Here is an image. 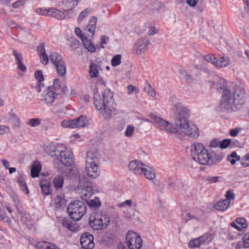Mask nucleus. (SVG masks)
<instances>
[{"instance_id": "obj_18", "label": "nucleus", "mask_w": 249, "mask_h": 249, "mask_svg": "<svg viewBox=\"0 0 249 249\" xmlns=\"http://www.w3.org/2000/svg\"><path fill=\"white\" fill-rule=\"evenodd\" d=\"M53 184L56 191H61L64 184V178L62 176L57 175L53 179Z\"/></svg>"}, {"instance_id": "obj_51", "label": "nucleus", "mask_w": 249, "mask_h": 249, "mask_svg": "<svg viewBox=\"0 0 249 249\" xmlns=\"http://www.w3.org/2000/svg\"><path fill=\"white\" fill-rule=\"evenodd\" d=\"M13 54L16 58L17 63H18L19 62H21L23 61V58H22L21 53H20L17 51L15 50H13Z\"/></svg>"}, {"instance_id": "obj_35", "label": "nucleus", "mask_w": 249, "mask_h": 249, "mask_svg": "<svg viewBox=\"0 0 249 249\" xmlns=\"http://www.w3.org/2000/svg\"><path fill=\"white\" fill-rule=\"evenodd\" d=\"M77 121V127H85L87 123V117L85 115H81L75 119Z\"/></svg>"}, {"instance_id": "obj_11", "label": "nucleus", "mask_w": 249, "mask_h": 249, "mask_svg": "<svg viewBox=\"0 0 249 249\" xmlns=\"http://www.w3.org/2000/svg\"><path fill=\"white\" fill-rule=\"evenodd\" d=\"M97 19L95 17H92L87 26L84 28V34L89 37L93 36L96 28Z\"/></svg>"}, {"instance_id": "obj_48", "label": "nucleus", "mask_w": 249, "mask_h": 249, "mask_svg": "<svg viewBox=\"0 0 249 249\" xmlns=\"http://www.w3.org/2000/svg\"><path fill=\"white\" fill-rule=\"evenodd\" d=\"M41 62L44 65H47L49 62V58L46 53L39 54Z\"/></svg>"}, {"instance_id": "obj_64", "label": "nucleus", "mask_w": 249, "mask_h": 249, "mask_svg": "<svg viewBox=\"0 0 249 249\" xmlns=\"http://www.w3.org/2000/svg\"><path fill=\"white\" fill-rule=\"evenodd\" d=\"M0 217H1V219L4 222L7 223H9L10 222V218L8 216H7L4 213L0 211Z\"/></svg>"}, {"instance_id": "obj_56", "label": "nucleus", "mask_w": 249, "mask_h": 249, "mask_svg": "<svg viewBox=\"0 0 249 249\" xmlns=\"http://www.w3.org/2000/svg\"><path fill=\"white\" fill-rule=\"evenodd\" d=\"M194 219H196L197 221H198L200 220L199 217H196V216L192 214L191 213H188L186 214V217L185 218L186 222Z\"/></svg>"}, {"instance_id": "obj_34", "label": "nucleus", "mask_w": 249, "mask_h": 249, "mask_svg": "<svg viewBox=\"0 0 249 249\" xmlns=\"http://www.w3.org/2000/svg\"><path fill=\"white\" fill-rule=\"evenodd\" d=\"M51 8L46 9L45 8H37L36 9L35 12L36 14L39 15L44 16H50V13L51 12Z\"/></svg>"}, {"instance_id": "obj_8", "label": "nucleus", "mask_w": 249, "mask_h": 249, "mask_svg": "<svg viewBox=\"0 0 249 249\" xmlns=\"http://www.w3.org/2000/svg\"><path fill=\"white\" fill-rule=\"evenodd\" d=\"M126 244L129 249L140 248V236L136 232L128 231L125 237Z\"/></svg>"}, {"instance_id": "obj_9", "label": "nucleus", "mask_w": 249, "mask_h": 249, "mask_svg": "<svg viewBox=\"0 0 249 249\" xmlns=\"http://www.w3.org/2000/svg\"><path fill=\"white\" fill-rule=\"evenodd\" d=\"M93 236L88 232L83 233L80 237V243L84 249H92L94 247Z\"/></svg>"}, {"instance_id": "obj_44", "label": "nucleus", "mask_w": 249, "mask_h": 249, "mask_svg": "<svg viewBox=\"0 0 249 249\" xmlns=\"http://www.w3.org/2000/svg\"><path fill=\"white\" fill-rule=\"evenodd\" d=\"M49 245L50 242H39L36 244V247L37 249H47Z\"/></svg>"}, {"instance_id": "obj_47", "label": "nucleus", "mask_w": 249, "mask_h": 249, "mask_svg": "<svg viewBox=\"0 0 249 249\" xmlns=\"http://www.w3.org/2000/svg\"><path fill=\"white\" fill-rule=\"evenodd\" d=\"M134 127L131 125H128L125 131V136L127 137H130L132 136V134L134 132Z\"/></svg>"}, {"instance_id": "obj_27", "label": "nucleus", "mask_w": 249, "mask_h": 249, "mask_svg": "<svg viewBox=\"0 0 249 249\" xmlns=\"http://www.w3.org/2000/svg\"><path fill=\"white\" fill-rule=\"evenodd\" d=\"M41 169V164L39 162H36L32 166L31 170V175L33 178L38 177L40 171Z\"/></svg>"}, {"instance_id": "obj_15", "label": "nucleus", "mask_w": 249, "mask_h": 249, "mask_svg": "<svg viewBox=\"0 0 249 249\" xmlns=\"http://www.w3.org/2000/svg\"><path fill=\"white\" fill-rule=\"evenodd\" d=\"M98 154L95 149H91L87 152L86 163H97Z\"/></svg>"}, {"instance_id": "obj_17", "label": "nucleus", "mask_w": 249, "mask_h": 249, "mask_svg": "<svg viewBox=\"0 0 249 249\" xmlns=\"http://www.w3.org/2000/svg\"><path fill=\"white\" fill-rule=\"evenodd\" d=\"M62 223V225L70 231H74L77 229L76 223L72 222L71 219L68 217L64 218Z\"/></svg>"}, {"instance_id": "obj_12", "label": "nucleus", "mask_w": 249, "mask_h": 249, "mask_svg": "<svg viewBox=\"0 0 249 249\" xmlns=\"http://www.w3.org/2000/svg\"><path fill=\"white\" fill-rule=\"evenodd\" d=\"M86 172L87 176L92 178H95L99 175L97 163H86Z\"/></svg>"}, {"instance_id": "obj_52", "label": "nucleus", "mask_w": 249, "mask_h": 249, "mask_svg": "<svg viewBox=\"0 0 249 249\" xmlns=\"http://www.w3.org/2000/svg\"><path fill=\"white\" fill-rule=\"evenodd\" d=\"M242 240L244 242V248H249V232L243 236Z\"/></svg>"}, {"instance_id": "obj_30", "label": "nucleus", "mask_w": 249, "mask_h": 249, "mask_svg": "<svg viewBox=\"0 0 249 249\" xmlns=\"http://www.w3.org/2000/svg\"><path fill=\"white\" fill-rule=\"evenodd\" d=\"M82 42L85 48L90 52L93 53L95 52L96 48L93 43L87 37L83 39Z\"/></svg>"}, {"instance_id": "obj_55", "label": "nucleus", "mask_w": 249, "mask_h": 249, "mask_svg": "<svg viewBox=\"0 0 249 249\" xmlns=\"http://www.w3.org/2000/svg\"><path fill=\"white\" fill-rule=\"evenodd\" d=\"M218 177H211L207 176L205 178V180L209 182L210 183H213L218 181Z\"/></svg>"}, {"instance_id": "obj_3", "label": "nucleus", "mask_w": 249, "mask_h": 249, "mask_svg": "<svg viewBox=\"0 0 249 249\" xmlns=\"http://www.w3.org/2000/svg\"><path fill=\"white\" fill-rule=\"evenodd\" d=\"M103 97L102 99L98 92L95 93L94 104L96 108L101 111L104 118L109 119L111 116L110 105L113 102V93L109 89H105L103 93Z\"/></svg>"}, {"instance_id": "obj_2", "label": "nucleus", "mask_w": 249, "mask_h": 249, "mask_svg": "<svg viewBox=\"0 0 249 249\" xmlns=\"http://www.w3.org/2000/svg\"><path fill=\"white\" fill-rule=\"evenodd\" d=\"M217 89L223 90L222 91L221 105L225 109H231L234 107L240 109L245 103V90L240 88H237L230 90L226 86L225 80L221 79L217 84Z\"/></svg>"}, {"instance_id": "obj_4", "label": "nucleus", "mask_w": 249, "mask_h": 249, "mask_svg": "<svg viewBox=\"0 0 249 249\" xmlns=\"http://www.w3.org/2000/svg\"><path fill=\"white\" fill-rule=\"evenodd\" d=\"M50 155L66 166H71L74 164V159L72 152L63 144H58Z\"/></svg>"}, {"instance_id": "obj_50", "label": "nucleus", "mask_w": 249, "mask_h": 249, "mask_svg": "<svg viewBox=\"0 0 249 249\" xmlns=\"http://www.w3.org/2000/svg\"><path fill=\"white\" fill-rule=\"evenodd\" d=\"M204 58L206 61L211 63L214 65V62H215L216 58L213 55L211 54L206 55L204 56Z\"/></svg>"}, {"instance_id": "obj_22", "label": "nucleus", "mask_w": 249, "mask_h": 249, "mask_svg": "<svg viewBox=\"0 0 249 249\" xmlns=\"http://www.w3.org/2000/svg\"><path fill=\"white\" fill-rule=\"evenodd\" d=\"M230 204L228 199L221 200L214 205V208L218 211H224L226 210Z\"/></svg>"}, {"instance_id": "obj_32", "label": "nucleus", "mask_w": 249, "mask_h": 249, "mask_svg": "<svg viewBox=\"0 0 249 249\" xmlns=\"http://www.w3.org/2000/svg\"><path fill=\"white\" fill-rule=\"evenodd\" d=\"M227 160L231 162V165H234L236 161L241 160L240 156H237L235 151H233L230 155H228L227 157Z\"/></svg>"}, {"instance_id": "obj_23", "label": "nucleus", "mask_w": 249, "mask_h": 249, "mask_svg": "<svg viewBox=\"0 0 249 249\" xmlns=\"http://www.w3.org/2000/svg\"><path fill=\"white\" fill-rule=\"evenodd\" d=\"M100 67L99 65L91 62L89 65V73L91 78L97 77Z\"/></svg>"}, {"instance_id": "obj_53", "label": "nucleus", "mask_w": 249, "mask_h": 249, "mask_svg": "<svg viewBox=\"0 0 249 249\" xmlns=\"http://www.w3.org/2000/svg\"><path fill=\"white\" fill-rule=\"evenodd\" d=\"M231 143V140L225 139L220 142L219 147L221 148H226Z\"/></svg>"}, {"instance_id": "obj_28", "label": "nucleus", "mask_w": 249, "mask_h": 249, "mask_svg": "<svg viewBox=\"0 0 249 249\" xmlns=\"http://www.w3.org/2000/svg\"><path fill=\"white\" fill-rule=\"evenodd\" d=\"M55 206L57 208L63 209L66 205V201L63 195H58L55 199Z\"/></svg>"}, {"instance_id": "obj_21", "label": "nucleus", "mask_w": 249, "mask_h": 249, "mask_svg": "<svg viewBox=\"0 0 249 249\" xmlns=\"http://www.w3.org/2000/svg\"><path fill=\"white\" fill-rule=\"evenodd\" d=\"M50 16L53 17L59 20L66 19V16L64 12L53 7H52Z\"/></svg>"}, {"instance_id": "obj_60", "label": "nucleus", "mask_w": 249, "mask_h": 249, "mask_svg": "<svg viewBox=\"0 0 249 249\" xmlns=\"http://www.w3.org/2000/svg\"><path fill=\"white\" fill-rule=\"evenodd\" d=\"M37 51L39 54L46 53L45 49V45L44 43H41L38 45L37 48Z\"/></svg>"}, {"instance_id": "obj_13", "label": "nucleus", "mask_w": 249, "mask_h": 249, "mask_svg": "<svg viewBox=\"0 0 249 249\" xmlns=\"http://www.w3.org/2000/svg\"><path fill=\"white\" fill-rule=\"evenodd\" d=\"M39 184L41 188L42 195L47 196L52 194V183L49 180L46 179H42L40 180Z\"/></svg>"}, {"instance_id": "obj_61", "label": "nucleus", "mask_w": 249, "mask_h": 249, "mask_svg": "<svg viewBox=\"0 0 249 249\" xmlns=\"http://www.w3.org/2000/svg\"><path fill=\"white\" fill-rule=\"evenodd\" d=\"M241 130V128H235L234 129H231L229 134L232 137H235L238 134Z\"/></svg>"}, {"instance_id": "obj_63", "label": "nucleus", "mask_w": 249, "mask_h": 249, "mask_svg": "<svg viewBox=\"0 0 249 249\" xmlns=\"http://www.w3.org/2000/svg\"><path fill=\"white\" fill-rule=\"evenodd\" d=\"M9 131V128L8 126L4 125H0V135H3Z\"/></svg>"}, {"instance_id": "obj_46", "label": "nucleus", "mask_w": 249, "mask_h": 249, "mask_svg": "<svg viewBox=\"0 0 249 249\" xmlns=\"http://www.w3.org/2000/svg\"><path fill=\"white\" fill-rule=\"evenodd\" d=\"M63 12L65 14L66 18H71L75 16L73 9H66Z\"/></svg>"}, {"instance_id": "obj_41", "label": "nucleus", "mask_w": 249, "mask_h": 249, "mask_svg": "<svg viewBox=\"0 0 249 249\" xmlns=\"http://www.w3.org/2000/svg\"><path fill=\"white\" fill-rule=\"evenodd\" d=\"M121 63V55L117 54L113 56L111 59V65L112 66H117Z\"/></svg>"}, {"instance_id": "obj_36", "label": "nucleus", "mask_w": 249, "mask_h": 249, "mask_svg": "<svg viewBox=\"0 0 249 249\" xmlns=\"http://www.w3.org/2000/svg\"><path fill=\"white\" fill-rule=\"evenodd\" d=\"M91 11V9L90 8H87L84 11H82L78 18V22H80L85 18L87 17Z\"/></svg>"}, {"instance_id": "obj_37", "label": "nucleus", "mask_w": 249, "mask_h": 249, "mask_svg": "<svg viewBox=\"0 0 249 249\" xmlns=\"http://www.w3.org/2000/svg\"><path fill=\"white\" fill-rule=\"evenodd\" d=\"M143 90L149 96L153 97H155L156 95L155 91L149 84H145L143 88Z\"/></svg>"}, {"instance_id": "obj_5", "label": "nucleus", "mask_w": 249, "mask_h": 249, "mask_svg": "<svg viewBox=\"0 0 249 249\" xmlns=\"http://www.w3.org/2000/svg\"><path fill=\"white\" fill-rule=\"evenodd\" d=\"M191 152L193 159L196 162L202 165L209 164L210 155L202 143L194 142L191 145Z\"/></svg>"}, {"instance_id": "obj_24", "label": "nucleus", "mask_w": 249, "mask_h": 249, "mask_svg": "<svg viewBox=\"0 0 249 249\" xmlns=\"http://www.w3.org/2000/svg\"><path fill=\"white\" fill-rule=\"evenodd\" d=\"M129 170L135 174H140V162L136 160L130 161L128 164Z\"/></svg>"}, {"instance_id": "obj_39", "label": "nucleus", "mask_w": 249, "mask_h": 249, "mask_svg": "<svg viewBox=\"0 0 249 249\" xmlns=\"http://www.w3.org/2000/svg\"><path fill=\"white\" fill-rule=\"evenodd\" d=\"M90 207H99L101 206V202L98 197H95L94 199L90 200L88 202Z\"/></svg>"}, {"instance_id": "obj_62", "label": "nucleus", "mask_w": 249, "mask_h": 249, "mask_svg": "<svg viewBox=\"0 0 249 249\" xmlns=\"http://www.w3.org/2000/svg\"><path fill=\"white\" fill-rule=\"evenodd\" d=\"M226 198L225 199H228L230 201V200H233L234 199L235 196L232 191L229 190L226 192Z\"/></svg>"}, {"instance_id": "obj_59", "label": "nucleus", "mask_w": 249, "mask_h": 249, "mask_svg": "<svg viewBox=\"0 0 249 249\" xmlns=\"http://www.w3.org/2000/svg\"><path fill=\"white\" fill-rule=\"evenodd\" d=\"M131 204H132V200L130 199H128V200H125V201H124L123 202L118 203L117 205L119 207L121 208V207H125L126 206H128L130 207V206H131Z\"/></svg>"}, {"instance_id": "obj_57", "label": "nucleus", "mask_w": 249, "mask_h": 249, "mask_svg": "<svg viewBox=\"0 0 249 249\" xmlns=\"http://www.w3.org/2000/svg\"><path fill=\"white\" fill-rule=\"evenodd\" d=\"M220 142L218 139H214L212 140L210 143V146L211 147L216 148L217 147H219Z\"/></svg>"}, {"instance_id": "obj_20", "label": "nucleus", "mask_w": 249, "mask_h": 249, "mask_svg": "<svg viewBox=\"0 0 249 249\" xmlns=\"http://www.w3.org/2000/svg\"><path fill=\"white\" fill-rule=\"evenodd\" d=\"M230 59L226 56H222L216 59L214 62V66L217 68L225 67L229 64Z\"/></svg>"}, {"instance_id": "obj_10", "label": "nucleus", "mask_w": 249, "mask_h": 249, "mask_svg": "<svg viewBox=\"0 0 249 249\" xmlns=\"http://www.w3.org/2000/svg\"><path fill=\"white\" fill-rule=\"evenodd\" d=\"M210 241V236L209 234H205L203 235L191 240L188 243V246L190 248H196L199 247L201 245L208 244Z\"/></svg>"}, {"instance_id": "obj_6", "label": "nucleus", "mask_w": 249, "mask_h": 249, "mask_svg": "<svg viewBox=\"0 0 249 249\" xmlns=\"http://www.w3.org/2000/svg\"><path fill=\"white\" fill-rule=\"evenodd\" d=\"M109 223V216L105 212H93L89 218V225L94 230L105 229Z\"/></svg>"}, {"instance_id": "obj_1", "label": "nucleus", "mask_w": 249, "mask_h": 249, "mask_svg": "<svg viewBox=\"0 0 249 249\" xmlns=\"http://www.w3.org/2000/svg\"><path fill=\"white\" fill-rule=\"evenodd\" d=\"M174 109L175 114V123L177 127L154 114L150 113L149 117L162 131L175 134L178 131V127L186 135L193 139L197 138L199 135L198 129L195 124L189 123L188 121L190 114L189 109L180 103H177Z\"/></svg>"}, {"instance_id": "obj_26", "label": "nucleus", "mask_w": 249, "mask_h": 249, "mask_svg": "<svg viewBox=\"0 0 249 249\" xmlns=\"http://www.w3.org/2000/svg\"><path fill=\"white\" fill-rule=\"evenodd\" d=\"M49 58L50 61L54 66L63 60L62 56L56 52L51 53Z\"/></svg>"}, {"instance_id": "obj_25", "label": "nucleus", "mask_w": 249, "mask_h": 249, "mask_svg": "<svg viewBox=\"0 0 249 249\" xmlns=\"http://www.w3.org/2000/svg\"><path fill=\"white\" fill-rule=\"evenodd\" d=\"M49 58L50 61L54 66L63 60L62 56L56 52L51 53Z\"/></svg>"}, {"instance_id": "obj_42", "label": "nucleus", "mask_w": 249, "mask_h": 249, "mask_svg": "<svg viewBox=\"0 0 249 249\" xmlns=\"http://www.w3.org/2000/svg\"><path fill=\"white\" fill-rule=\"evenodd\" d=\"M239 164L242 165L243 167L249 166V153L246 155L242 158L239 161Z\"/></svg>"}, {"instance_id": "obj_43", "label": "nucleus", "mask_w": 249, "mask_h": 249, "mask_svg": "<svg viewBox=\"0 0 249 249\" xmlns=\"http://www.w3.org/2000/svg\"><path fill=\"white\" fill-rule=\"evenodd\" d=\"M79 185L81 187H83L84 190H86V191L89 194V195H91V193L92 192V186L91 183L89 182H87L83 186L82 185V180H80L79 182Z\"/></svg>"}, {"instance_id": "obj_33", "label": "nucleus", "mask_w": 249, "mask_h": 249, "mask_svg": "<svg viewBox=\"0 0 249 249\" xmlns=\"http://www.w3.org/2000/svg\"><path fill=\"white\" fill-rule=\"evenodd\" d=\"M141 127L145 132L151 129L152 127L151 122L147 119L141 118Z\"/></svg>"}, {"instance_id": "obj_58", "label": "nucleus", "mask_w": 249, "mask_h": 249, "mask_svg": "<svg viewBox=\"0 0 249 249\" xmlns=\"http://www.w3.org/2000/svg\"><path fill=\"white\" fill-rule=\"evenodd\" d=\"M158 32V30L154 26H150L148 28L147 34L149 36H153Z\"/></svg>"}, {"instance_id": "obj_40", "label": "nucleus", "mask_w": 249, "mask_h": 249, "mask_svg": "<svg viewBox=\"0 0 249 249\" xmlns=\"http://www.w3.org/2000/svg\"><path fill=\"white\" fill-rule=\"evenodd\" d=\"M235 221L241 226L242 229H246L248 227L247 220L243 217H238Z\"/></svg>"}, {"instance_id": "obj_45", "label": "nucleus", "mask_w": 249, "mask_h": 249, "mask_svg": "<svg viewBox=\"0 0 249 249\" xmlns=\"http://www.w3.org/2000/svg\"><path fill=\"white\" fill-rule=\"evenodd\" d=\"M41 124L40 120L38 118H33L29 120L28 124L32 127L38 126Z\"/></svg>"}, {"instance_id": "obj_19", "label": "nucleus", "mask_w": 249, "mask_h": 249, "mask_svg": "<svg viewBox=\"0 0 249 249\" xmlns=\"http://www.w3.org/2000/svg\"><path fill=\"white\" fill-rule=\"evenodd\" d=\"M57 73L60 76H63L66 73V66L64 60L57 63L54 66Z\"/></svg>"}, {"instance_id": "obj_38", "label": "nucleus", "mask_w": 249, "mask_h": 249, "mask_svg": "<svg viewBox=\"0 0 249 249\" xmlns=\"http://www.w3.org/2000/svg\"><path fill=\"white\" fill-rule=\"evenodd\" d=\"M18 183L20 186L21 189L25 193L28 194L29 193L27 185L25 181L23 179H19L18 180Z\"/></svg>"}, {"instance_id": "obj_16", "label": "nucleus", "mask_w": 249, "mask_h": 249, "mask_svg": "<svg viewBox=\"0 0 249 249\" xmlns=\"http://www.w3.org/2000/svg\"><path fill=\"white\" fill-rule=\"evenodd\" d=\"M55 95V92L54 91L48 89L44 95H43L41 101L48 105H51L54 101Z\"/></svg>"}, {"instance_id": "obj_7", "label": "nucleus", "mask_w": 249, "mask_h": 249, "mask_svg": "<svg viewBox=\"0 0 249 249\" xmlns=\"http://www.w3.org/2000/svg\"><path fill=\"white\" fill-rule=\"evenodd\" d=\"M86 205L80 200L74 201L69 204L67 213L71 219L74 221L79 220L86 212Z\"/></svg>"}, {"instance_id": "obj_54", "label": "nucleus", "mask_w": 249, "mask_h": 249, "mask_svg": "<svg viewBox=\"0 0 249 249\" xmlns=\"http://www.w3.org/2000/svg\"><path fill=\"white\" fill-rule=\"evenodd\" d=\"M74 32L75 35L77 36H78L82 40V41H83V39H85L87 37V36H85L82 33L81 30L78 27H76L75 28Z\"/></svg>"}, {"instance_id": "obj_14", "label": "nucleus", "mask_w": 249, "mask_h": 249, "mask_svg": "<svg viewBox=\"0 0 249 249\" xmlns=\"http://www.w3.org/2000/svg\"><path fill=\"white\" fill-rule=\"evenodd\" d=\"M141 172L144 175L146 178L148 180H153L156 177L155 173L153 169L142 162Z\"/></svg>"}, {"instance_id": "obj_31", "label": "nucleus", "mask_w": 249, "mask_h": 249, "mask_svg": "<svg viewBox=\"0 0 249 249\" xmlns=\"http://www.w3.org/2000/svg\"><path fill=\"white\" fill-rule=\"evenodd\" d=\"M63 4L67 9H73L78 4L77 0H63Z\"/></svg>"}, {"instance_id": "obj_29", "label": "nucleus", "mask_w": 249, "mask_h": 249, "mask_svg": "<svg viewBox=\"0 0 249 249\" xmlns=\"http://www.w3.org/2000/svg\"><path fill=\"white\" fill-rule=\"evenodd\" d=\"M224 154L222 153H214L210 155L209 164L220 161L223 158Z\"/></svg>"}, {"instance_id": "obj_49", "label": "nucleus", "mask_w": 249, "mask_h": 249, "mask_svg": "<svg viewBox=\"0 0 249 249\" xmlns=\"http://www.w3.org/2000/svg\"><path fill=\"white\" fill-rule=\"evenodd\" d=\"M35 77L37 80L38 82L40 83L44 81L42 72L41 71H37L35 73Z\"/></svg>"}]
</instances>
